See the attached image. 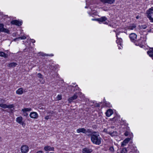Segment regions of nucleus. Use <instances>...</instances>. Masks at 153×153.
<instances>
[{
  "mask_svg": "<svg viewBox=\"0 0 153 153\" xmlns=\"http://www.w3.org/2000/svg\"><path fill=\"white\" fill-rule=\"evenodd\" d=\"M103 4L107 3L109 4H112L114 3L115 0H100Z\"/></svg>",
  "mask_w": 153,
  "mask_h": 153,
  "instance_id": "nucleus-8",
  "label": "nucleus"
},
{
  "mask_svg": "<svg viewBox=\"0 0 153 153\" xmlns=\"http://www.w3.org/2000/svg\"><path fill=\"white\" fill-rule=\"evenodd\" d=\"M107 20V18L105 16H103L101 18L97 19L96 20L100 22H104Z\"/></svg>",
  "mask_w": 153,
  "mask_h": 153,
  "instance_id": "nucleus-19",
  "label": "nucleus"
},
{
  "mask_svg": "<svg viewBox=\"0 0 153 153\" xmlns=\"http://www.w3.org/2000/svg\"><path fill=\"white\" fill-rule=\"evenodd\" d=\"M44 149L46 151H54V148L53 147H51L50 146H45Z\"/></svg>",
  "mask_w": 153,
  "mask_h": 153,
  "instance_id": "nucleus-14",
  "label": "nucleus"
},
{
  "mask_svg": "<svg viewBox=\"0 0 153 153\" xmlns=\"http://www.w3.org/2000/svg\"><path fill=\"white\" fill-rule=\"evenodd\" d=\"M113 149V147H111V148H110V149Z\"/></svg>",
  "mask_w": 153,
  "mask_h": 153,
  "instance_id": "nucleus-44",
  "label": "nucleus"
},
{
  "mask_svg": "<svg viewBox=\"0 0 153 153\" xmlns=\"http://www.w3.org/2000/svg\"><path fill=\"white\" fill-rule=\"evenodd\" d=\"M36 153H43V152L42 151H39L37 152Z\"/></svg>",
  "mask_w": 153,
  "mask_h": 153,
  "instance_id": "nucleus-36",
  "label": "nucleus"
},
{
  "mask_svg": "<svg viewBox=\"0 0 153 153\" xmlns=\"http://www.w3.org/2000/svg\"><path fill=\"white\" fill-rule=\"evenodd\" d=\"M113 113V111L111 109H109L107 111L106 113V115L107 116L109 117L111 116Z\"/></svg>",
  "mask_w": 153,
  "mask_h": 153,
  "instance_id": "nucleus-21",
  "label": "nucleus"
},
{
  "mask_svg": "<svg viewBox=\"0 0 153 153\" xmlns=\"http://www.w3.org/2000/svg\"><path fill=\"white\" fill-rule=\"evenodd\" d=\"M17 65V64L16 62H12L8 64V67L10 68L11 67H15Z\"/></svg>",
  "mask_w": 153,
  "mask_h": 153,
  "instance_id": "nucleus-24",
  "label": "nucleus"
},
{
  "mask_svg": "<svg viewBox=\"0 0 153 153\" xmlns=\"http://www.w3.org/2000/svg\"><path fill=\"white\" fill-rule=\"evenodd\" d=\"M120 33V32H119V33H116V37L117 39L116 40V42L118 45H120L121 46V42L122 41V39L120 38H119L117 36V35H119Z\"/></svg>",
  "mask_w": 153,
  "mask_h": 153,
  "instance_id": "nucleus-12",
  "label": "nucleus"
},
{
  "mask_svg": "<svg viewBox=\"0 0 153 153\" xmlns=\"http://www.w3.org/2000/svg\"><path fill=\"white\" fill-rule=\"evenodd\" d=\"M23 88H19L16 91V93L18 94H22L23 93Z\"/></svg>",
  "mask_w": 153,
  "mask_h": 153,
  "instance_id": "nucleus-23",
  "label": "nucleus"
},
{
  "mask_svg": "<svg viewBox=\"0 0 153 153\" xmlns=\"http://www.w3.org/2000/svg\"><path fill=\"white\" fill-rule=\"evenodd\" d=\"M49 153H54V152H50Z\"/></svg>",
  "mask_w": 153,
  "mask_h": 153,
  "instance_id": "nucleus-46",
  "label": "nucleus"
},
{
  "mask_svg": "<svg viewBox=\"0 0 153 153\" xmlns=\"http://www.w3.org/2000/svg\"><path fill=\"white\" fill-rule=\"evenodd\" d=\"M22 22L21 21H19L17 20H14L12 21L11 23L13 25H16L20 26L22 24Z\"/></svg>",
  "mask_w": 153,
  "mask_h": 153,
  "instance_id": "nucleus-9",
  "label": "nucleus"
},
{
  "mask_svg": "<svg viewBox=\"0 0 153 153\" xmlns=\"http://www.w3.org/2000/svg\"><path fill=\"white\" fill-rule=\"evenodd\" d=\"M45 118L47 120H48V119H49V116H46L45 117Z\"/></svg>",
  "mask_w": 153,
  "mask_h": 153,
  "instance_id": "nucleus-34",
  "label": "nucleus"
},
{
  "mask_svg": "<svg viewBox=\"0 0 153 153\" xmlns=\"http://www.w3.org/2000/svg\"><path fill=\"white\" fill-rule=\"evenodd\" d=\"M137 36V35L134 33H131L129 35V38L132 42H134L136 40Z\"/></svg>",
  "mask_w": 153,
  "mask_h": 153,
  "instance_id": "nucleus-10",
  "label": "nucleus"
},
{
  "mask_svg": "<svg viewBox=\"0 0 153 153\" xmlns=\"http://www.w3.org/2000/svg\"><path fill=\"white\" fill-rule=\"evenodd\" d=\"M31 40H32L31 42H32V43H35V40H34L33 39H31Z\"/></svg>",
  "mask_w": 153,
  "mask_h": 153,
  "instance_id": "nucleus-37",
  "label": "nucleus"
},
{
  "mask_svg": "<svg viewBox=\"0 0 153 153\" xmlns=\"http://www.w3.org/2000/svg\"><path fill=\"white\" fill-rule=\"evenodd\" d=\"M147 17L149 19L150 22H153V18L151 17L152 15L153 14V7H152L146 11Z\"/></svg>",
  "mask_w": 153,
  "mask_h": 153,
  "instance_id": "nucleus-2",
  "label": "nucleus"
},
{
  "mask_svg": "<svg viewBox=\"0 0 153 153\" xmlns=\"http://www.w3.org/2000/svg\"><path fill=\"white\" fill-rule=\"evenodd\" d=\"M91 140L92 143L97 145H100L101 143V138L99 133L96 132L92 134L91 137Z\"/></svg>",
  "mask_w": 153,
  "mask_h": 153,
  "instance_id": "nucleus-1",
  "label": "nucleus"
},
{
  "mask_svg": "<svg viewBox=\"0 0 153 153\" xmlns=\"http://www.w3.org/2000/svg\"><path fill=\"white\" fill-rule=\"evenodd\" d=\"M131 152H133V151L132 150V149Z\"/></svg>",
  "mask_w": 153,
  "mask_h": 153,
  "instance_id": "nucleus-45",
  "label": "nucleus"
},
{
  "mask_svg": "<svg viewBox=\"0 0 153 153\" xmlns=\"http://www.w3.org/2000/svg\"><path fill=\"white\" fill-rule=\"evenodd\" d=\"M128 134H129V132L127 131H126L124 133V135L126 136H127L128 135Z\"/></svg>",
  "mask_w": 153,
  "mask_h": 153,
  "instance_id": "nucleus-33",
  "label": "nucleus"
},
{
  "mask_svg": "<svg viewBox=\"0 0 153 153\" xmlns=\"http://www.w3.org/2000/svg\"><path fill=\"white\" fill-rule=\"evenodd\" d=\"M76 89H78V87L77 85H76Z\"/></svg>",
  "mask_w": 153,
  "mask_h": 153,
  "instance_id": "nucleus-40",
  "label": "nucleus"
},
{
  "mask_svg": "<svg viewBox=\"0 0 153 153\" xmlns=\"http://www.w3.org/2000/svg\"><path fill=\"white\" fill-rule=\"evenodd\" d=\"M0 56L4 57V58H7L8 55L3 52L0 51Z\"/></svg>",
  "mask_w": 153,
  "mask_h": 153,
  "instance_id": "nucleus-26",
  "label": "nucleus"
},
{
  "mask_svg": "<svg viewBox=\"0 0 153 153\" xmlns=\"http://www.w3.org/2000/svg\"><path fill=\"white\" fill-rule=\"evenodd\" d=\"M14 106L13 104L7 105L5 104H0V107L4 108H8L11 109L13 108Z\"/></svg>",
  "mask_w": 153,
  "mask_h": 153,
  "instance_id": "nucleus-4",
  "label": "nucleus"
},
{
  "mask_svg": "<svg viewBox=\"0 0 153 153\" xmlns=\"http://www.w3.org/2000/svg\"><path fill=\"white\" fill-rule=\"evenodd\" d=\"M92 151L91 149L87 148H85L82 149L83 153H91Z\"/></svg>",
  "mask_w": 153,
  "mask_h": 153,
  "instance_id": "nucleus-13",
  "label": "nucleus"
},
{
  "mask_svg": "<svg viewBox=\"0 0 153 153\" xmlns=\"http://www.w3.org/2000/svg\"><path fill=\"white\" fill-rule=\"evenodd\" d=\"M29 150V148L26 145H23L21 147V151L22 153H26Z\"/></svg>",
  "mask_w": 153,
  "mask_h": 153,
  "instance_id": "nucleus-5",
  "label": "nucleus"
},
{
  "mask_svg": "<svg viewBox=\"0 0 153 153\" xmlns=\"http://www.w3.org/2000/svg\"><path fill=\"white\" fill-rule=\"evenodd\" d=\"M114 128V126H111L110 127H109L108 129H109V128Z\"/></svg>",
  "mask_w": 153,
  "mask_h": 153,
  "instance_id": "nucleus-38",
  "label": "nucleus"
},
{
  "mask_svg": "<svg viewBox=\"0 0 153 153\" xmlns=\"http://www.w3.org/2000/svg\"><path fill=\"white\" fill-rule=\"evenodd\" d=\"M37 76L39 78H42V75L40 73H38L37 75Z\"/></svg>",
  "mask_w": 153,
  "mask_h": 153,
  "instance_id": "nucleus-32",
  "label": "nucleus"
},
{
  "mask_svg": "<svg viewBox=\"0 0 153 153\" xmlns=\"http://www.w3.org/2000/svg\"><path fill=\"white\" fill-rule=\"evenodd\" d=\"M76 131L78 133L82 132L83 133L86 134V130L84 128H79L76 130Z\"/></svg>",
  "mask_w": 153,
  "mask_h": 153,
  "instance_id": "nucleus-18",
  "label": "nucleus"
},
{
  "mask_svg": "<svg viewBox=\"0 0 153 153\" xmlns=\"http://www.w3.org/2000/svg\"><path fill=\"white\" fill-rule=\"evenodd\" d=\"M131 138H126L121 143V146L123 147L126 145L128 143L130 140Z\"/></svg>",
  "mask_w": 153,
  "mask_h": 153,
  "instance_id": "nucleus-11",
  "label": "nucleus"
},
{
  "mask_svg": "<svg viewBox=\"0 0 153 153\" xmlns=\"http://www.w3.org/2000/svg\"><path fill=\"white\" fill-rule=\"evenodd\" d=\"M97 19H92V20H96Z\"/></svg>",
  "mask_w": 153,
  "mask_h": 153,
  "instance_id": "nucleus-43",
  "label": "nucleus"
},
{
  "mask_svg": "<svg viewBox=\"0 0 153 153\" xmlns=\"http://www.w3.org/2000/svg\"><path fill=\"white\" fill-rule=\"evenodd\" d=\"M107 133L110 135L111 136H117V133L116 131H114L113 132H110V131H107Z\"/></svg>",
  "mask_w": 153,
  "mask_h": 153,
  "instance_id": "nucleus-20",
  "label": "nucleus"
},
{
  "mask_svg": "<svg viewBox=\"0 0 153 153\" xmlns=\"http://www.w3.org/2000/svg\"><path fill=\"white\" fill-rule=\"evenodd\" d=\"M2 140V139L1 137H0V141H1Z\"/></svg>",
  "mask_w": 153,
  "mask_h": 153,
  "instance_id": "nucleus-41",
  "label": "nucleus"
},
{
  "mask_svg": "<svg viewBox=\"0 0 153 153\" xmlns=\"http://www.w3.org/2000/svg\"><path fill=\"white\" fill-rule=\"evenodd\" d=\"M147 53L149 56L151 57L152 59H153V48H151L149 49V50L148 51Z\"/></svg>",
  "mask_w": 153,
  "mask_h": 153,
  "instance_id": "nucleus-15",
  "label": "nucleus"
},
{
  "mask_svg": "<svg viewBox=\"0 0 153 153\" xmlns=\"http://www.w3.org/2000/svg\"><path fill=\"white\" fill-rule=\"evenodd\" d=\"M96 132L92 131L91 129H88L86 130V133H88V134H87V135L88 136H91V137L92 134L93 133H95Z\"/></svg>",
  "mask_w": 153,
  "mask_h": 153,
  "instance_id": "nucleus-16",
  "label": "nucleus"
},
{
  "mask_svg": "<svg viewBox=\"0 0 153 153\" xmlns=\"http://www.w3.org/2000/svg\"><path fill=\"white\" fill-rule=\"evenodd\" d=\"M32 110V109L31 108H25L24 109H22V111L23 112L26 111H30Z\"/></svg>",
  "mask_w": 153,
  "mask_h": 153,
  "instance_id": "nucleus-27",
  "label": "nucleus"
},
{
  "mask_svg": "<svg viewBox=\"0 0 153 153\" xmlns=\"http://www.w3.org/2000/svg\"><path fill=\"white\" fill-rule=\"evenodd\" d=\"M77 97L76 94H74V96L72 97L69 98L68 100L69 102H72L74 100L76 99Z\"/></svg>",
  "mask_w": 153,
  "mask_h": 153,
  "instance_id": "nucleus-17",
  "label": "nucleus"
},
{
  "mask_svg": "<svg viewBox=\"0 0 153 153\" xmlns=\"http://www.w3.org/2000/svg\"><path fill=\"white\" fill-rule=\"evenodd\" d=\"M117 153H119V152H117Z\"/></svg>",
  "mask_w": 153,
  "mask_h": 153,
  "instance_id": "nucleus-48",
  "label": "nucleus"
},
{
  "mask_svg": "<svg viewBox=\"0 0 153 153\" xmlns=\"http://www.w3.org/2000/svg\"><path fill=\"white\" fill-rule=\"evenodd\" d=\"M136 26L135 24L131 25L128 27V29L130 30H133L136 29Z\"/></svg>",
  "mask_w": 153,
  "mask_h": 153,
  "instance_id": "nucleus-22",
  "label": "nucleus"
},
{
  "mask_svg": "<svg viewBox=\"0 0 153 153\" xmlns=\"http://www.w3.org/2000/svg\"><path fill=\"white\" fill-rule=\"evenodd\" d=\"M118 48H119V49H121V48L120 47V46L118 47Z\"/></svg>",
  "mask_w": 153,
  "mask_h": 153,
  "instance_id": "nucleus-42",
  "label": "nucleus"
},
{
  "mask_svg": "<svg viewBox=\"0 0 153 153\" xmlns=\"http://www.w3.org/2000/svg\"><path fill=\"white\" fill-rule=\"evenodd\" d=\"M139 17H140L139 16H136V18L137 19H138L139 18Z\"/></svg>",
  "mask_w": 153,
  "mask_h": 153,
  "instance_id": "nucleus-39",
  "label": "nucleus"
},
{
  "mask_svg": "<svg viewBox=\"0 0 153 153\" xmlns=\"http://www.w3.org/2000/svg\"><path fill=\"white\" fill-rule=\"evenodd\" d=\"M106 22H105V23L106 24Z\"/></svg>",
  "mask_w": 153,
  "mask_h": 153,
  "instance_id": "nucleus-47",
  "label": "nucleus"
},
{
  "mask_svg": "<svg viewBox=\"0 0 153 153\" xmlns=\"http://www.w3.org/2000/svg\"><path fill=\"white\" fill-rule=\"evenodd\" d=\"M23 118L21 116L18 117L16 118V121L22 125L23 127H24L25 126V124L22 121Z\"/></svg>",
  "mask_w": 153,
  "mask_h": 153,
  "instance_id": "nucleus-3",
  "label": "nucleus"
},
{
  "mask_svg": "<svg viewBox=\"0 0 153 153\" xmlns=\"http://www.w3.org/2000/svg\"><path fill=\"white\" fill-rule=\"evenodd\" d=\"M24 115L25 116H27L28 115V114L26 112H24Z\"/></svg>",
  "mask_w": 153,
  "mask_h": 153,
  "instance_id": "nucleus-35",
  "label": "nucleus"
},
{
  "mask_svg": "<svg viewBox=\"0 0 153 153\" xmlns=\"http://www.w3.org/2000/svg\"><path fill=\"white\" fill-rule=\"evenodd\" d=\"M40 55L42 56H53V54H50V55L46 54L45 53H40Z\"/></svg>",
  "mask_w": 153,
  "mask_h": 153,
  "instance_id": "nucleus-28",
  "label": "nucleus"
},
{
  "mask_svg": "<svg viewBox=\"0 0 153 153\" xmlns=\"http://www.w3.org/2000/svg\"><path fill=\"white\" fill-rule=\"evenodd\" d=\"M4 25L2 24H0V33L1 32H4L8 33L9 31V30L5 28L4 27Z\"/></svg>",
  "mask_w": 153,
  "mask_h": 153,
  "instance_id": "nucleus-6",
  "label": "nucleus"
},
{
  "mask_svg": "<svg viewBox=\"0 0 153 153\" xmlns=\"http://www.w3.org/2000/svg\"><path fill=\"white\" fill-rule=\"evenodd\" d=\"M26 38V37L25 36H23L22 37H19L14 39V40L16 41L17 40H19L20 39H25Z\"/></svg>",
  "mask_w": 153,
  "mask_h": 153,
  "instance_id": "nucleus-25",
  "label": "nucleus"
},
{
  "mask_svg": "<svg viewBox=\"0 0 153 153\" xmlns=\"http://www.w3.org/2000/svg\"><path fill=\"white\" fill-rule=\"evenodd\" d=\"M57 100H60L62 99V95L60 94H59L57 97Z\"/></svg>",
  "mask_w": 153,
  "mask_h": 153,
  "instance_id": "nucleus-31",
  "label": "nucleus"
},
{
  "mask_svg": "<svg viewBox=\"0 0 153 153\" xmlns=\"http://www.w3.org/2000/svg\"><path fill=\"white\" fill-rule=\"evenodd\" d=\"M127 152V149L125 148H123L121 152V153H126Z\"/></svg>",
  "mask_w": 153,
  "mask_h": 153,
  "instance_id": "nucleus-29",
  "label": "nucleus"
},
{
  "mask_svg": "<svg viewBox=\"0 0 153 153\" xmlns=\"http://www.w3.org/2000/svg\"><path fill=\"white\" fill-rule=\"evenodd\" d=\"M30 117L33 119H37L39 117L38 114L35 112H32L30 114Z\"/></svg>",
  "mask_w": 153,
  "mask_h": 153,
  "instance_id": "nucleus-7",
  "label": "nucleus"
},
{
  "mask_svg": "<svg viewBox=\"0 0 153 153\" xmlns=\"http://www.w3.org/2000/svg\"><path fill=\"white\" fill-rule=\"evenodd\" d=\"M139 27L141 29H145L147 26L146 25H143L141 26H139Z\"/></svg>",
  "mask_w": 153,
  "mask_h": 153,
  "instance_id": "nucleus-30",
  "label": "nucleus"
}]
</instances>
